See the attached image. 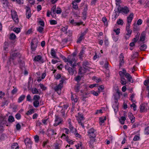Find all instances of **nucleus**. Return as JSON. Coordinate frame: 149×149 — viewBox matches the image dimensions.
Masks as SVG:
<instances>
[{
	"label": "nucleus",
	"instance_id": "f257e3e1",
	"mask_svg": "<svg viewBox=\"0 0 149 149\" xmlns=\"http://www.w3.org/2000/svg\"><path fill=\"white\" fill-rule=\"evenodd\" d=\"M38 40L36 38L33 39L31 43V49L32 51H35L38 46Z\"/></svg>",
	"mask_w": 149,
	"mask_h": 149
},
{
	"label": "nucleus",
	"instance_id": "f03ea898",
	"mask_svg": "<svg viewBox=\"0 0 149 149\" xmlns=\"http://www.w3.org/2000/svg\"><path fill=\"white\" fill-rule=\"evenodd\" d=\"M116 93L113 94L114 99L116 101H115V102H116L117 100L120 98V95H122L121 93H120L118 86L117 87V89L116 90Z\"/></svg>",
	"mask_w": 149,
	"mask_h": 149
},
{
	"label": "nucleus",
	"instance_id": "7ed1b4c3",
	"mask_svg": "<svg viewBox=\"0 0 149 149\" xmlns=\"http://www.w3.org/2000/svg\"><path fill=\"white\" fill-rule=\"evenodd\" d=\"M64 81V80L63 79H62L60 81V83L59 84L54 88V89L55 91L57 92L58 93V91L61 90V89L63 87Z\"/></svg>",
	"mask_w": 149,
	"mask_h": 149
},
{
	"label": "nucleus",
	"instance_id": "20e7f679",
	"mask_svg": "<svg viewBox=\"0 0 149 149\" xmlns=\"http://www.w3.org/2000/svg\"><path fill=\"white\" fill-rule=\"evenodd\" d=\"M11 14L12 17L14 21L16 23H18L19 22V20L17 17V12L14 10L11 11Z\"/></svg>",
	"mask_w": 149,
	"mask_h": 149
},
{
	"label": "nucleus",
	"instance_id": "39448f33",
	"mask_svg": "<svg viewBox=\"0 0 149 149\" xmlns=\"http://www.w3.org/2000/svg\"><path fill=\"white\" fill-rule=\"evenodd\" d=\"M94 130L93 128L90 129L88 132V135L90 138H95L96 137V135L94 133Z\"/></svg>",
	"mask_w": 149,
	"mask_h": 149
},
{
	"label": "nucleus",
	"instance_id": "423d86ee",
	"mask_svg": "<svg viewBox=\"0 0 149 149\" xmlns=\"http://www.w3.org/2000/svg\"><path fill=\"white\" fill-rule=\"evenodd\" d=\"M55 116L56 117L55 120V123L54 124V126H56L61 123L62 120L61 118L58 117V116L55 115Z\"/></svg>",
	"mask_w": 149,
	"mask_h": 149
},
{
	"label": "nucleus",
	"instance_id": "0eeeda50",
	"mask_svg": "<svg viewBox=\"0 0 149 149\" xmlns=\"http://www.w3.org/2000/svg\"><path fill=\"white\" fill-rule=\"evenodd\" d=\"M26 17L27 18L29 19L31 15L30 8L29 6H26Z\"/></svg>",
	"mask_w": 149,
	"mask_h": 149
},
{
	"label": "nucleus",
	"instance_id": "6e6552de",
	"mask_svg": "<svg viewBox=\"0 0 149 149\" xmlns=\"http://www.w3.org/2000/svg\"><path fill=\"white\" fill-rule=\"evenodd\" d=\"M34 61H38L41 63H43L44 62L43 60L42 59V56L40 55L36 56L34 58Z\"/></svg>",
	"mask_w": 149,
	"mask_h": 149
},
{
	"label": "nucleus",
	"instance_id": "1a4fd4ad",
	"mask_svg": "<svg viewBox=\"0 0 149 149\" xmlns=\"http://www.w3.org/2000/svg\"><path fill=\"white\" fill-rule=\"evenodd\" d=\"M129 12V10L127 6L124 7H122L120 9V10L119 13H124L125 14H127Z\"/></svg>",
	"mask_w": 149,
	"mask_h": 149
},
{
	"label": "nucleus",
	"instance_id": "9d476101",
	"mask_svg": "<svg viewBox=\"0 0 149 149\" xmlns=\"http://www.w3.org/2000/svg\"><path fill=\"white\" fill-rule=\"evenodd\" d=\"M88 10V6L87 4H85L84 8L83 11L82 13L83 17H84V19H86L87 16V11Z\"/></svg>",
	"mask_w": 149,
	"mask_h": 149
},
{
	"label": "nucleus",
	"instance_id": "9b49d317",
	"mask_svg": "<svg viewBox=\"0 0 149 149\" xmlns=\"http://www.w3.org/2000/svg\"><path fill=\"white\" fill-rule=\"evenodd\" d=\"M147 108L145 106V103H142L140 106V111L141 112H144L146 111Z\"/></svg>",
	"mask_w": 149,
	"mask_h": 149
},
{
	"label": "nucleus",
	"instance_id": "f8f14e48",
	"mask_svg": "<svg viewBox=\"0 0 149 149\" xmlns=\"http://www.w3.org/2000/svg\"><path fill=\"white\" fill-rule=\"evenodd\" d=\"M118 103H115L113 104L112 106L113 108L114 109L115 115L116 114L118 110Z\"/></svg>",
	"mask_w": 149,
	"mask_h": 149
},
{
	"label": "nucleus",
	"instance_id": "ddd939ff",
	"mask_svg": "<svg viewBox=\"0 0 149 149\" xmlns=\"http://www.w3.org/2000/svg\"><path fill=\"white\" fill-rule=\"evenodd\" d=\"M40 97L39 96L37 95H35L32 99V101H33V102H39V100Z\"/></svg>",
	"mask_w": 149,
	"mask_h": 149
},
{
	"label": "nucleus",
	"instance_id": "4468645a",
	"mask_svg": "<svg viewBox=\"0 0 149 149\" xmlns=\"http://www.w3.org/2000/svg\"><path fill=\"white\" fill-rule=\"evenodd\" d=\"M125 76L126 77L127 79L128 80V81H129L130 82L132 83H133V81L132 79V77L129 73H126Z\"/></svg>",
	"mask_w": 149,
	"mask_h": 149
},
{
	"label": "nucleus",
	"instance_id": "2eb2a0df",
	"mask_svg": "<svg viewBox=\"0 0 149 149\" xmlns=\"http://www.w3.org/2000/svg\"><path fill=\"white\" fill-rule=\"evenodd\" d=\"M24 142L26 146H28L29 144L31 145L32 143L31 139L28 138H26L24 139Z\"/></svg>",
	"mask_w": 149,
	"mask_h": 149
},
{
	"label": "nucleus",
	"instance_id": "dca6fc26",
	"mask_svg": "<svg viewBox=\"0 0 149 149\" xmlns=\"http://www.w3.org/2000/svg\"><path fill=\"white\" fill-rule=\"evenodd\" d=\"M133 14L131 13L130 14L129 16L127 17V23H131L133 18Z\"/></svg>",
	"mask_w": 149,
	"mask_h": 149
},
{
	"label": "nucleus",
	"instance_id": "f3484780",
	"mask_svg": "<svg viewBox=\"0 0 149 149\" xmlns=\"http://www.w3.org/2000/svg\"><path fill=\"white\" fill-rule=\"evenodd\" d=\"M51 54L54 58H56L58 59V58L56 56V53L54 49H52L51 52Z\"/></svg>",
	"mask_w": 149,
	"mask_h": 149
},
{
	"label": "nucleus",
	"instance_id": "a211bd4d",
	"mask_svg": "<svg viewBox=\"0 0 149 149\" xmlns=\"http://www.w3.org/2000/svg\"><path fill=\"white\" fill-rule=\"evenodd\" d=\"M19 53H14L12 54L11 56L10 61L11 59L14 60L15 59V58L17 56H19V57L20 58V56H19Z\"/></svg>",
	"mask_w": 149,
	"mask_h": 149
},
{
	"label": "nucleus",
	"instance_id": "6ab92c4d",
	"mask_svg": "<svg viewBox=\"0 0 149 149\" xmlns=\"http://www.w3.org/2000/svg\"><path fill=\"white\" fill-rule=\"evenodd\" d=\"M126 30L127 31V33L126 34V35L128 36V37H127V36H125V38L126 39H127L128 38H129L130 37L132 31L130 29H126Z\"/></svg>",
	"mask_w": 149,
	"mask_h": 149
},
{
	"label": "nucleus",
	"instance_id": "aec40b11",
	"mask_svg": "<svg viewBox=\"0 0 149 149\" xmlns=\"http://www.w3.org/2000/svg\"><path fill=\"white\" fill-rule=\"evenodd\" d=\"M73 68L69 67L67 69L70 74L72 75L74 73V69Z\"/></svg>",
	"mask_w": 149,
	"mask_h": 149
},
{
	"label": "nucleus",
	"instance_id": "412c9836",
	"mask_svg": "<svg viewBox=\"0 0 149 149\" xmlns=\"http://www.w3.org/2000/svg\"><path fill=\"white\" fill-rule=\"evenodd\" d=\"M18 144L16 143H13L11 146V149H18Z\"/></svg>",
	"mask_w": 149,
	"mask_h": 149
},
{
	"label": "nucleus",
	"instance_id": "4be33fe9",
	"mask_svg": "<svg viewBox=\"0 0 149 149\" xmlns=\"http://www.w3.org/2000/svg\"><path fill=\"white\" fill-rule=\"evenodd\" d=\"M126 120V118L125 116H122L119 119L120 123L122 125L124 124V121Z\"/></svg>",
	"mask_w": 149,
	"mask_h": 149
},
{
	"label": "nucleus",
	"instance_id": "5701e85b",
	"mask_svg": "<svg viewBox=\"0 0 149 149\" xmlns=\"http://www.w3.org/2000/svg\"><path fill=\"white\" fill-rule=\"evenodd\" d=\"M96 84H91V85H90V86H89L88 88V86L86 84H85V85H84L83 86H84V87H85V89H86V90H87L88 88H93V87H95L96 86Z\"/></svg>",
	"mask_w": 149,
	"mask_h": 149
},
{
	"label": "nucleus",
	"instance_id": "b1692460",
	"mask_svg": "<svg viewBox=\"0 0 149 149\" xmlns=\"http://www.w3.org/2000/svg\"><path fill=\"white\" fill-rule=\"evenodd\" d=\"M139 35L140 33H137L135 36V38L133 39L132 41L134 42H136L139 38Z\"/></svg>",
	"mask_w": 149,
	"mask_h": 149
},
{
	"label": "nucleus",
	"instance_id": "393cba45",
	"mask_svg": "<svg viewBox=\"0 0 149 149\" xmlns=\"http://www.w3.org/2000/svg\"><path fill=\"white\" fill-rule=\"evenodd\" d=\"M8 121L9 122L12 123L15 121L14 118L13 116H10L8 117Z\"/></svg>",
	"mask_w": 149,
	"mask_h": 149
},
{
	"label": "nucleus",
	"instance_id": "a878e982",
	"mask_svg": "<svg viewBox=\"0 0 149 149\" xmlns=\"http://www.w3.org/2000/svg\"><path fill=\"white\" fill-rule=\"evenodd\" d=\"M95 141V138H92L91 139L89 142L90 144L89 146L90 147H93V146L92 145V144Z\"/></svg>",
	"mask_w": 149,
	"mask_h": 149
},
{
	"label": "nucleus",
	"instance_id": "bb28decb",
	"mask_svg": "<svg viewBox=\"0 0 149 149\" xmlns=\"http://www.w3.org/2000/svg\"><path fill=\"white\" fill-rule=\"evenodd\" d=\"M72 4V7L75 10L78 9V7L77 4L76 3V2L73 1Z\"/></svg>",
	"mask_w": 149,
	"mask_h": 149
},
{
	"label": "nucleus",
	"instance_id": "cd10ccee",
	"mask_svg": "<svg viewBox=\"0 0 149 149\" xmlns=\"http://www.w3.org/2000/svg\"><path fill=\"white\" fill-rule=\"evenodd\" d=\"M25 96L24 95H22L19 98L18 100V102H22L25 98Z\"/></svg>",
	"mask_w": 149,
	"mask_h": 149
},
{
	"label": "nucleus",
	"instance_id": "c85d7f7f",
	"mask_svg": "<svg viewBox=\"0 0 149 149\" xmlns=\"http://www.w3.org/2000/svg\"><path fill=\"white\" fill-rule=\"evenodd\" d=\"M147 46L146 45L143 44L141 45L140 49L141 50L145 51L146 48Z\"/></svg>",
	"mask_w": 149,
	"mask_h": 149
},
{
	"label": "nucleus",
	"instance_id": "c756f323",
	"mask_svg": "<svg viewBox=\"0 0 149 149\" xmlns=\"http://www.w3.org/2000/svg\"><path fill=\"white\" fill-rule=\"evenodd\" d=\"M84 36L81 34L80 37L78 38L77 40V43H80L81 40L84 39Z\"/></svg>",
	"mask_w": 149,
	"mask_h": 149
},
{
	"label": "nucleus",
	"instance_id": "7c9ffc66",
	"mask_svg": "<svg viewBox=\"0 0 149 149\" xmlns=\"http://www.w3.org/2000/svg\"><path fill=\"white\" fill-rule=\"evenodd\" d=\"M81 77H80V76H77L76 77H75V80L76 81L77 84H80L79 83V81L81 80Z\"/></svg>",
	"mask_w": 149,
	"mask_h": 149
},
{
	"label": "nucleus",
	"instance_id": "2f4dec72",
	"mask_svg": "<svg viewBox=\"0 0 149 149\" xmlns=\"http://www.w3.org/2000/svg\"><path fill=\"white\" fill-rule=\"evenodd\" d=\"M16 38V36L14 33H12L10 34L9 37L10 39L13 40L15 39Z\"/></svg>",
	"mask_w": 149,
	"mask_h": 149
},
{
	"label": "nucleus",
	"instance_id": "473e14b6",
	"mask_svg": "<svg viewBox=\"0 0 149 149\" xmlns=\"http://www.w3.org/2000/svg\"><path fill=\"white\" fill-rule=\"evenodd\" d=\"M145 36L144 34H141L140 39V41L143 42L145 40Z\"/></svg>",
	"mask_w": 149,
	"mask_h": 149
},
{
	"label": "nucleus",
	"instance_id": "72a5a7b5",
	"mask_svg": "<svg viewBox=\"0 0 149 149\" xmlns=\"http://www.w3.org/2000/svg\"><path fill=\"white\" fill-rule=\"evenodd\" d=\"M116 5L117 6V11H116L115 10V11H117V13H118L119 14L120 13H119V12L120 11V10L121 8L120 7V4L118 5L117 3H116Z\"/></svg>",
	"mask_w": 149,
	"mask_h": 149
},
{
	"label": "nucleus",
	"instance_id": "f704fd0d",
	"mask_svg": "<svg viewBox=\"0 0 149 149\" xmlns=\"http://www.w3.org/2000/svg\"><path fill=\"white\" fill-rule=\"evenodd\" d=\"M81 85L80 84H77V86L75 88V91L77 92H79L80 89V86Z\"/></svg>",
	"mask_w": 149,
	"mask_h": 149
},
{
	"label": "nucleus",
	"instance_id": "c9c22d12",
	"mask_svg": "<svg viewBox=\"0 0 149 149\" xmlns=\"http://www.w3.org/2000/svg\"><path fill=\"white\" fill-rule=\"evenodd\" d=\"M34 112V109H30L26 113V114L27 115H29L32 113H33Z\"/></svg>",
	"mask_w": 149,
	"mask_h": 149
},
{
	"label": "nucleus",
	"instance_id": "e433bc0d",
	"mask_svg": "<svg viewBox=\"0 0 149 149\" xmlns=\"http://www.w3.org/2000/svg\"><path fill=\"white\" fill-rule=\"evenodd\" d=\"M31 90L33 94H38L39 93L38 91L36 88H32Z\"/></svg>",
	"mask_w": 149,
	"mask_h": 149
},
{
	"label": "nucleus",
	"instance_id": "4c0bfd02",
	"mask_svg": "<svg viewBox=\"0 0 149 149\" xmlns=\"http://www.w3.org/2000/svg\"><path fill=\"white\" fill-rule=\"evenodd\" d=\"M123 23V21L121 19H119L117 22V23L118 25H122Z\"/></svg>",
	"mask_w": 149,
	"mask_h": 149
},
{
	"label": "nucleus",
	"instance_id": "58836bf2",
	"mask_svg": "<svg viewBox=\"0 0 149 149\" xmlns=\"http://www.w3.org/2000/svg\"><path fill=\"white\" fill-rule=\"evenodd\" d=\"M13 31L15 33H18L20 31V29L19 28L15 27L14 28Z\"/></svg>",
	"mask_w": 149,
	"mask_h": 149
},
{
	"label": "nucleus",
	"instance_id": "ea45409f",
	"mask_svg": "<svg viewBox=\"0 0 149 149\" xmlns=\"http://www.w3.org/2000/svg\"><path fill=\"white\" fill-rule=\"evenodd\" d=\"M44 28L41 26H39L37 29V31L40 33H42L43 31Z\"/></svg>",
	"mask_w": 149,
	"mask_h": 149
},
{
	"label": "nucleus",
	"instance_id": "a19ab883",
	"mask_svg": "<svg viewBox=\"0 0 149 149\" xmlns=\"http://www.w3.org/2000/svg\"><path fill=\"white\" fill-rule=\"evenodd\" d=\"M68 29V26H65L61 29V31L63 32H65V34H67V31Z\"/></svg>",
	"mask_w": 149,
	"mask_h": 149
},
{
	"label": "nucleus",
	"instance_id": "79ce46f5",
	"mask_svg": "<svg viewBox=\"0 0 149 149\" xmlns=\"http://www.w3.org/2000/svg\"><path fill=\"white\" fill-rule=\"evenodd\" d=\"M26 100L29 102H32V100L31 97L30 95L29 94L27 95L26 97Z\"/></svg>",
	"mask_w": 149,
	"mask_h": 149
},
{
	"label": "nucleus",
	"instance_id": "37998d69",
	"mask_svg": "<svg viewBox=\"0 0 149 149\" xmlns=\"http://www.w3.org/2000/svg\"><path fill=\"white\" fill-rule=\"evenodd\" d=\"M49 21L50 24L51 25H55L57 24V21L54 20H51Z\"/></svg>",
	"mask_w": 149,
	"mask_h": 149
},
{
	"label": "nucleus",
	"instance_id": "c03bdc74",
	"mask_svg": "<svg viewBox=\"0 0 149 149\" xmlns=\"http://www.w3.org/2000/svg\"><path fill=\"white\" fill-rule=\"evenodd\" d=\"M75 60V57H72V58H71V60H70V59L69 60L68 63H69L70 64H72V63L74 62H76V61Z\"/></svg>",
	"mask_w": 149,
	"mask_h": 149
},
{
	"label": "nucleus",
	"instance_id": "a18cd8bd",
	"mask_svg": "<svg viewBox=\"0 0 149 149\" xmlns=\"http://www.w3.org/2000/svg\"><path fill=\"white\" fill-rule=\"evenodd\" d=\"M84 50L83 49H82L80 52V53L79 54V58H82V57L83 56V54H84Z\"/></svg>",
	"mask_w": 149,
	"mask_h": 149
},
{
	"label": "nucleus",
	"instance_id": "49530a36",
	"mask_svg": "<svg viewBox=\"0 0 149 149\" xmlns=\"http://www.w3.org/2000/svg\"><path fill=\"white\" fill-rule=\"evenodd\" d=\"M140 139V136L138 135H135L134 137L133 140L134 141H138Z\"/></svg>",
	"mask_w": 149,
	"mask_h": 149
},
{
	"label": "nucleus",
	"instance_id": "de8ad7c7",
	"mask_svg": "<svg viewBox=\"0 0 149 149\" xmlns=\"http://www.w3.org/2000/svg\"><path fill=\"white\" fill-rule=\"evenodd\" d=\"M62 12V10L60 8H57V9L56 10V13L57 14H60Z\"/></svg>",
	"mask_w": 149,
	"mask_h": 149
},
{
	"label": "nucleus",
	"instance_id": "09e8293b",
	"mask_svg": "<svg viewBox=\"0 0 149 149\" xmlns=\"http://www.w3.org/2000/svg\"><path fill=\"white\" fill-rule=\"evenodd\" d=\"M83 68H84L83 69L84 72H83V73H85L86 72L87 70H88V68H90L88 67H86L85 66H83Z\"/></svg>",
	"mask_w": 149,
	"mask_h": 149
},
{
	"label": "nucleus",
	"instance_id": "8fccbe9b",
	"mask_svg": "<svg viewBox=\"0 0 149 149\" xmlns=\"http://www.w3.org/2000/svg\"><path fill=\"white\" fill-rule=\"evenodd\" d=\"M15 117L17 120H19L21 118V115L19 113H17L16 114Z\"/></svg>",
	"mask_w": 149,
	"mask_h": 149
},
{
	"label": "nucleus",
	"instance_id": "3c124183",
	"mask_svg": "<svg viewBox=\"0 0 149 149\" xmlns=\"http://www.w3.org/2000/svg\"><path fill=\"white\" fill-rule=\"evenodd\" d=\"M145 133L146 134H149V126L147 127L145 130Z\"/></svg>",
	"mask_w": 149,
	"mask_h": 149
},
{
	"label": "nucleus",
	"instance_id": "603ef678",
	"mask_svg": "<svg viewBox=\"0 0 149 149\" xmlns=\"http://www.w3.org/2000/svg\"><path fill=\"white\" fill-rule=\"evenodd\" d=\"M83 66L87 67V65H89V63L87 61H84L83 63Z\"/></svg>",
	"mask_w": 149,
	"mask_h": 149
},
{
	"label": "nucleus",
	"instance_id": "864d4df0",
	"mask_svg": "<svg viewBox=\"0 0 149 149\" xmlns=\"http://www.w3.org/2000/svg\"><path fill=\"white\" fill-rule=\"evenodd\" d=\"M120 29L119 28H117L116 29H114L113 31L116 33V34L118 35L120 33L119 31Z\"/></svg>",
	"mask_w": 149,
	"mask_h": 149
},
{
	"label": "nucleus",
	"instance_id": "5fc2aeb1",
	"mask_svg": "<svg viewBox=\"0 0 149 149\" xmlns=\"http://www.w3.org/2000/svg\"><path fill=\"white\" fill-rule=\"evenodd\" d=\"M39 85L40 86L41 88L43 90H45L46 89V87H45L43 84H39Z\"/></svg>",
	"mask_w": 149,
	"mask_h": 149
},
{
	"label": "nucleus",
	"instance_id": "6e6d98bb",
	"mask_svg": "<svg viewBox=\"0 0 149 149\" xmlns=\"http://www.w3.org/2000/svg\"><path fill=\"white\" fill-rule=\"evenodd\" d=\"M34 138L35 142L36 143L38 142L39 140V136L38 135H36L34 136Z\"/></svg>",
	"mask_w": 149,
	"mask_h": 149
},
{
	"label": "nucleus",
	"instance_id": "4d7b16f0",
	"mask_svg": "<svg viewBox=\"0 0 149 149\" xmlns=\"http://www.w3.org/2000/svg\"><path fill=\"white\" fill-rule=\"evenodd\" d=\"M131 107H133V110L134 111H135L136 110V105L134 103H133L132 104H131L130 105Z\"/></svg>",
	"mask_w": 149,
	"mask_h": 149
},
{
	"label": "nucleus",
	"instance_id": "13d9d810",
	"mask_svg": "<svg viewBox=\"0 0 149 149\" xmlns=\"http://www.w3.org/2000/svg\"><path fill=\"white\" fill-rule=\"evenodd\" d=\"M144 84L146 86H147L149 84V79L145 80L144 82Z\"/></svg>",
	"mask_w": 149,
	"mask_h": 149
},
{
	"label": "nucleus",
	"instance_id": "bf43d9fd",
	"mask_svg": "<svg viewBox=\"0 0 149 149\" xmlns=\"http://www.w3.org/2000/svg\"><path fill=\"white\" fill-rule=\"evenodd\" d=\"M71 100L72 101H73L74 102H76L77 101V98H74L73 96L72 95H71Z\"/></svg>",
	"mask_w": 149,
	"mask_h": 149
},
{
	"label": "nucleus",
	"instance_id": "052dcab7",
	"mask_svg": "<svg viewBox=\"0 0 149 149\" xmlns=\"http://www.w3.org/2000/svg\"><path fill=\"white\" fill-rule=\"evenodd\" d=\"M49 131H50L51 132V134L52 135H54V134L56 135L57 134V133L56 132H55L54 130L53 129H50L49 130Z\"/></svg>",
	"mask_w": 149,
	"mask_h": 149
},
{
	"label": "nucleus",
	"instance_id": "680f3d73",
	"mask_svg": "<svg viewBox=\"0 0 149 149\" xmlns=\"http://www.w3.org/2000/svg\"><path fill=\"white\" fill-rule=\"evenodd\" d=\"M16 127L17 130H19L21 128V125L19 123H18L16 124Z\"/></svg>",
	"mask_w": 149,
	"mask_h": 149
},
{
	"label": "nucleus",
	"instance_id": "e2e57ef3",
	"mask_svg": "<svg viewBox=\"0 0 149 149\" xmlns=\"http://www.w3.org/2000/svg\"><path fill=\"white\" fill-rule=\"evenodd\" d=\"M17 89L16 88H15L12 91L11 93L13 95L17 93Z\"/></svg>",
	"mask_w": 149,
	"mask_h": 149
},
{
	"label": "nucleus",
	"instance_id": "0e129e2a",
	"mask_svg": "<svg viewBox=\"0 0 149 149\" xmlns=\"http://www.w3.org/2000/svg\"><path fill=\"white\" fill-rule=\"evenodd\" d=\"M124 63V61L123 59H120V66H121Z\"/></svg>",
	"mask_w": 149,
	"mask_h": 149
},
{
	"label": "nucleus",
	"instance_id": "69168bd1",
	"mask_svg": "<svg viewBox=\"0 0 149 149\" xmlns=\"http://www.w3.org/2000/svg\"><path fill=\"white\" fill-rule=\"evenodd\" d=\"M70 40V39L68 38H66L62 40V42L64 43H67L68 41Z\"/></svg>",
	"mask_w": 149,
	"mask_h": 149
},
{
	"label": "nucleus",
	"instance_id": "338daca9",
	"mask_svg": "<svg viewBox=\"0 0 149 149\" xmlns=\"http://www.w3.org/2000/svg\"><path fill=\"white\" fill-rule=\"evenodd\" d=\"M56 9V6H54L52 8V12L54 14H55Z\"/></svg>",
	"mask_w": 149,
	"mask_h": 149
},
{
	"label": "nucleus",
	"instance_id": "774afa93",
	"mask_svg": "<svg viewBox=\"0 0 149 149\" xmlns=\"http://www.w3.org/2000/svg\"><path fill=\"white\" fill-rule=\"evenodd\" d=\"M145 5L144 6V7L146 8L147 7H149V1H146L145 2Z\"/></svg>",
	"mask_w": 149,
	"mask_h": 149
}]
</instances>
